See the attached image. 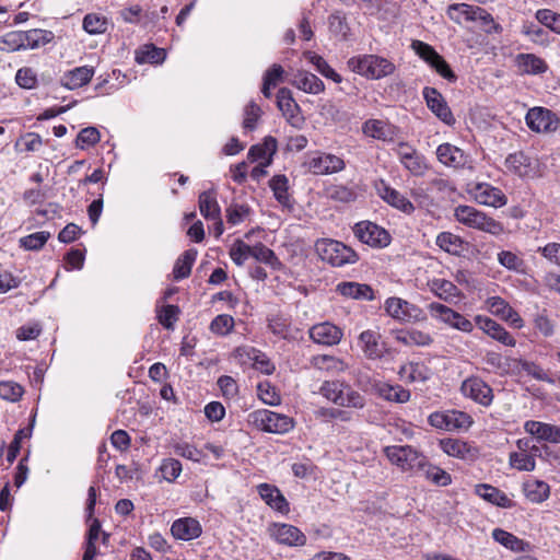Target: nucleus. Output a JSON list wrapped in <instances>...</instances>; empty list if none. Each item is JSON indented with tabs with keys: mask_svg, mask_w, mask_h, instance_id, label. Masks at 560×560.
Instances as JSON below:
<instances>
[{
	"mask_svg": "<svg viewBox=\"0 0 560 560\" xmlns=\"http://www.w3.org/2000/svg\"><path fill=\"white\" fill-rule=\"evenodd\" d=\"M268 328L270 331L281 339L292 337L290 317L284 314H273L268 317Z\"/></svg>",
	"mask_w": 560,
	"mask_h": 560,
	"instance_id": "a18cd8bd",
	"label": "nucleus"
},
{
	"mask_svg": "<svg viewBox=\"0 0 560 560\" xmlns=\"http://www.w3.org/2000/svg\"><path fill=\"white\" fill-rule=\"evenodd\" d=\"M375 187L377 195L393 208L406 214H411L415 211L412 202L398 190L388 186L384 180H381Z\"/></svg>",
	"mask_w": 560,
	"mask_h": 560,
	"instance_id": "412c9836",
	"label": "nucleus"
},
{
	"mask_svg": "<svg viewBox=\"0 0 560 560\" xmlns=\"http://www.w3.org/2000/svg\"><path fill=\"white\" fill-rule=\"evenodd\" d=\"M463 240L451 232H441L436 236V245L444 252L452 255H459L463 250Z\"/></svg>",
	"mask_w": 560,
	"mask_h": 560,
	"instance_id": "603ef678",
	"label": "nucleus"
},
{
	"mask_svg": "<svg viewBox=\"0 0 560 560\" xmlns=\"http://www.w3.org/2000/svg\"><path fill=\"white\" fill-rule=\"evenodd\" d=\"M269 186L273 192L275 198L278 200L279 203H281L282 206L290 205V196L288 192L289 182L284 175H275L270 179Z\"/></svg>",
	"mask_w": 560,
	"mask_h": 560,
	"instance_id": "6e6d98bb",
	"label": "nucleus"
},
{
	"mask_svg": "<svg viewBox=\"0 0 560 560\" xmlns=\"http://www.w3.org/2000/svg\"><path fill=\"white\" fill-rule=\"evenodd\" d=\"M398 374L405 382L424 383L431 377L432 372L424 363L410 361L400 366Z\"/></svg>",
	"mask_w": 560,
	"mask_h": 560,
	"instance_id": "473e14b6",
	"label": "nucleus"
},
{
	"mask_svg": "<svg viewBox=\"0 0 560 560\" xmlns=\"http://www.w3.org/2000/svg\"><path fill=\"white\" fill-rule=\"evenodd\" d=\"M475 22H479L481 28L487 34H499L502 32V26L497 23L493 16L483 8L478 7Z\"/></svg>",
	"mask_w": 560,
	"mask_h": 560,
	"instance_id": "69168bd1",
	"label": "nucleus"
},
{
	"mask_svg": "<svg viewBox=\"0 0 560 560\" xmlns=\"http://www.w3.org/2000/svg\"><path fill=\"white\" fill-rule=\"evenodd\" d=\"M353 232L362 243L372 247L382 248L390 244L392 237L388 231L371 221L357 223Z\"/></svg>",
	"mask_w": 560,
	"mask_h": 560,
	"instance_id": "ddd939ff",
	"label": "nucleus"
},
{
	"mask_svg": "<svg viewBox=\"0 0 560 560\" xmlns=\"http://www.w3.org/2000/svg\"><path fill=\"white\" fill-rule=\"evenodd\" d=\"M327 198L339 202H351L357 198V192L345 185H331L326 188Z\"/></svg>",
	"mask_w": 560,
	"mask_h": 560,
	"instance_id": "13d9d810",
	"label": "nucleus"
},
{
	"mask_svg": "<svg viewBox=\"0 0 560 560\" xmlns=\"http://www.w3.org/2000/svg\"><path fill=\"white\" fill-rule=\"evenodd\" d=\"M381 338V334L372 329L364 330L360 334L359 346L366 359L378 360L386 354L387 347Z\"/></svg>",
	"mask_w": 560,
	"mask_h": 560,
	"instance_id": "a211bd4d",
	"label": "nucleus"
},
{
	"mask_svg": "<svg viewBox=\"0 0 560 560\" xmlns=\"http://www.w3.org/2000/svg\"><path fill=\"white\" fill-rule=\"evenodd\" d=\"M252 255V246L237 240L230 248V257L237 266H243Z\"/></svg>",
	"mask_w": 560,
	"mask_h": 560,
	"instance_id": "338daca9",
	"label": "nucleus"
},
{
	"mask_svg": "<svg viewBox=\"0 0 560 560\" xmlns=\"http://www.w3.org/2000/svg\"><path fill=\"white\" fill-rule=\"evenodd\" d=\"M383 452L392 465L411 476L419 474L425 466L427 456L411 445H389Z\"/></svg>",
	"mask_w": 560,
	"mask_h": 560,
	"instance_id": "f03ea898",
	"label": "nucleus"
},
{
	"mask_svg": "<svg viewBox=\"0 0 560 560\" xmlns=\"http://www.w3.org/2000/svg\"><path fill=\"white\" fill-rule=\"evenodd\" d=\"M460 390L465 397L472 399L481 406L488 407L492 404V388L480 377L471 376L465 380Z\"/></svg>",
	"mask_w": 560,
	"mask_h": 560,
	"instance_id": "dca6fc26",
	"label": "nucleus"
},
{
	"mask_svg": "<svg viewBox=\"0 0 560 560\" xmlns=\"http://www.w3.org/2000/svg\"><path fill=\"white\" fill-rule=\"evenodd\" d=\"M108 21L105 16L94 13L86 14L83 19V30L89 34H103L106 32Z\"/></svg>",
	"mask_w": 560,
	"mask_h": 560,
	"instance_id": "680f3d73",
	"label": "nucleus"
},
{
	"mask_svg": "<svg viewBox=\"0 0 560 560\" xmlns=\"http://www.w3.org/2000/svg\"><path fill=\"white\" fill-rule=\"evenodd\" d=\"M492 538L498 544L514 552H524L530 550V544L528 541H525L502 528H494L492 530Z\"/></svg>",
	"mask_w": 560,
	"mask_h": 560,
	"instance_id": "c9c22d12",
	"label": "nucleus"
},
{
	"mask_svg": "<svg viewBox=\"0 0 560 560\" xmlns=\"http://www.w3.org/2000/svg\"><path fill=\"white\" fill-rule=\"evenodd\" d=\"M506 167L521 177L539 176V162L537 159L529 158L524 152L510 154L505 160Z\"/></svg>",
	"mask_w": 560,
	"mask_h": 560,
	"instance_id": "f3484780",
	"label": "nucleus"
},
{
	"mask_svg": "<svg viewBox=\"0 0 560 560\" xmlns=\"http://www.w3.org/2000/svg\"><path fill=\"white\" fill-rule=\"evenodd\" d=\"M308 334L310 338L315 343L323 346L338 345L343 336L341 328L329 322H324L312 326Z\"/></svg>",
	"mask_w": 560,
	"mask_h": 560,
	"instance_id": "aec40b11",
	"label": "nucleus"
},
{
	"mask_svg": "<svg viewBox=\"0 0 560 560\" xmlns=\"http://www.w3.org/2000/svg\"><path fill=\"white\" fill-rule=\"evenodd\" d=\"M257 491L265 503L272 510L282 514H287L290 511L289 502L276 486L260 483L257 486Z\"/></svg>",
	"mask_w": 560,
	"mask_h": 560,
	"instance_id": "c756f323",
	"label": "nucleus"
},
{
	"mask_svg": "<svg viewBox=\"0 0 560 560\" xmlns=\"http://www.w3.org/2000/svg\"><path fill=\"white\" fill-rule=\"evenodd\" d=\"M50 238V233L46 231L35 232L20 238L21 247L27 250H37L42 248Z\"/></svg>",
	"mask_w": 560,
	"mask_h": 560,
	"instance_id": "0e129e2a",
	"label": "nucleus"
},
{
	"mask_svg": "<svg viewBox=\"0 0 560 560\" xmlns=\"http://www.w3.org/2000/svg\"><path fill=\"white\" fill-rule=\"evenodd\" d=\"M318 394L339 407L361 410L366 406V398L346 381H324Z\"/></svg>",
	"mask_w": 560,
	"mask_h": 560,
	"instance_id": "f257e3e1",
	"label": "nucleus"
},
{
	"mask_svg": "<svg viewBox=\"0 0 560 560\" xmlns=\"http://www.w3.org/2000/svg\"><path fill=\"white\" fill-rule=\"evenodd\" d=\"M305 56L308 58L310 62L315 66L316 70L322 75L332 80L336 83H340L342 81L341 75L337 73L322 56L313 52H307Z\"/></svg>",
	"mask_w": 560,
	"mask_h": 560,
	"instance_id": "4d7b16f0",
	"label": "nucleus"
},
{
	"mask_svg": "<svg viewBox=\"0 0 560 560\" xmlns=\"http://www.w3.org/2000/svg\"><path fill=\"white\" fill-rule=\"evenodd\" d=\"M522 491L530 503L540 504L549 499L551 490L546 481L529 476L524 480Z\"/></svg>",
	"mask_w": 560,
	"mask_h": 560,
	"instance_id": "bb28decb",
	"label": "nucleus"
},
{
	"mask_svg": "<svg viewBox=\"0 0 560 560\" xmlns=\"http://www.w3.org/2000/svg\"><path fill=\"white\" fill-rule=\"evenodd\" d=\"M384 306L390 317L401 322H421L427 319V315L421 307L400 298H388Z\"/></svg>",
	"mask_w": 560,
	"mask_h": 560,
	"instance_id": "9b49d317",
	"label": "nucleus"
},
{
	"mask_svg": "<svg viewBox=\"0 0 560 560\" xmlns=\"http://www.w3.org/2000/svg\"><path fill=\"white\" fill-rule=\"evenodd\" d=\"M197 250L194 248L185 250L175 261L173 276L175 280H182L189 277L192 265L197 258Z\"/></svg>",
	"mask_w": 560,
	"mask_h": 560,
	"instance_id": "c03bdc74",
	"label": "nucleus"
},
{
	"mask_svg": "<svg viewBox=\"0 0 560 560\" xmlns=\"http://www.w3.org/2000/svg\"><path fill=\"white\" fill-rule=\"evenodd\" d=\"M420 472H423L424 477L436 486L446 487L452 482L451 475L444 469L430 464L428 458H425V466L421 468Z\"/></svg>",
	"mask_w": 560,
	"mask_h": 560,
	"instance_id": "864d4df0",
	"label": "nucleus"
},
{
	"mask_svg": "<svg viewBox=\"0 0 560 560\" xmlns=\"http://www.w3.org/2000/svg\"><path fill=\"white\" fill-rule=\"evenodd\" d=\"M490 306L494 313L501 315L502 318L510 320L515 327L521 328L523 320L518 314L500 296L490 299Z\"/></svg>",
	"mask_w": 560,
	"mask_h": 560,
	"instance_id": "8fccbe9b",
	"label": "nucleus"
},
{
	"mask_svg": "<svg viewBox=\"0 0 560 560\" xmlns=\"http://www.w3.org/2000/svg\"><path fill=\"white\" fill-rule=\"evenodd\" d=\"M336 291L346 298H351L355 300L371 301L374 298L372 288L364 283L351 281L340 282L337 285Z\"/></svg>",
	"mask_w": 560,
	"mask_h": 560,
	"instance_id": "e433bc0d",
	"label": "nucleus"
},
{
	"mask_svg": "<svg viewBox=\"0 0 560 560\" xmlns=\"http://www.w3.org/2000/svg\"><path fill=\"white\" fill-rule=\"evenodd\" d=\"M269 536L279 545L287 547H303L306 535L296 526L287 523H272L268 527Z\"/></svg>",
	"mask_w": 560,
	"mask_h": 560,
	"instance_id": "4468645a",
	"label": "nucleus"
},
{
	"mask_svg": "<svg viewBox=\"0 0 560 560\" xmlns=\"http://www.w3.org/2000/svg\"><path fill=\"white\" fill-rule=\"evenodd\" d=\"M466 192L477 203L486 207L502 208L508 203L505 194L489 183L470 182L466 185Z\"/></svg>",
	"mask_w": 560,
	"mask_h": 560,
	"instance_id": "423d86ee",
	"label": "nucleus"
},
{
	"mask_svg": "<svg viewBox=\"0 0 560 560\" xmlns=\"http://www.w3.org/2000/svg\"><path fill=\"white\" fill-rule=\"evenodd\" d=\"M260 116L261 109L256 103L250 102L248 105H246L244 108V119L242 125L245 131L244 136H247V132L256 129Z\"/></svg>",
	"mask_w": 560,
	"mask_h": 560,
	"instance_id": "052dcab7",
	"label": "nucleus"
},
{
	"mask_svg": "<svg viewBox=\"0 0 560 560\" xmlns=\"http://www.w3.org/2000/svg\"><path fill=\"white\" fill-rule=\"evenodd\" d=\"M373 387L381 398L390 402L405 404L409 401L411 397L410 390L400 385L376 382Z\"/></svg>",
	"mask_w": 560,
	"mask_h": 560,
	"instance_id": "2f4dec72",
	"label": "nucleus"
},
{
	"mask_svg": "<svg viewBox=\"0 0 560 560\" xmlns=\"http://www.w3.org/2000/svg\"><path fill=\"white\" fill-rule=\"evenodd\" d=\"M277 104L279 109L285 116L293 117L299 106L292 97L291 91L287 88H281L277 93Z\"/></svg>",
	"mask_w": 560,
	"mask_h": 560,
	"instance_id": "bf43d9fd",
	"label": "nucleus"
},
{
	"mask_svg": "<svg viewBox=\"0 0 560 560\" xmlns=\"http://www.w3.org/2000/svg\"><path fill=\"white\" fill-rule=\"evenodd\" d=\"M538 453L518 452L510 453V466L518 471H533L536 467V456Z\"/></svg>",
	"mask_w": 560,
	"mask_h": 560,
	"instance_id": "de8ad7c7",
	"label": "nucleus"
},
{
	"mask_svg": "<svg viewBox=\"0 0 560 560\" xmlns=\"http://www.w3.org/2000/svg\"><path fill=\"white\" fill-rule=\"evenodd\" d=\"M348 67L355 73L369 79H381L395 71V65L376 55H363L348 60Z\"/></svg>",
	"mask_w": 560,
	"mask_h": 560,
	"instance_id": "20e7f679",
	"label": "nucleus"
},
{
	"mask_svg": "<svg viewBox=\"0 0 560 560\" xmlns=\"http://www.w3.org/2000/svg\"><path fill=\"white\" fill-rule=\"evenodd\" d=\"M428 310L433 318L454 329L464 332H471L474 329V324L468 318L444 304L432 302L428 305Z\"/></svg>",
	"mask_w": 560,
	"mask_h": 560,
	"instance_id": "f8f14e48",
	"label": "nucleus"
},
{
	"mask_svg": "<svg viewBox=\"0 0 560 560\" xmlns=\"http://www.w3.org/2000/svg\"><path fill=\"white\" fill-rule=\"evenodd\" d=\"M534 326L544 337H551L555 334V322L549 317L547 310L535 315Z\"/></svg>",
	"mask_w": 560,
	"mask_h": 560,
	"instance_id": "774afa93",
	"label": "nucleus"
},
{
	"mask_svg": "<svg viewBox=\"0 0 560 560\" xmlns=\"http://www.w3.org/2000/svg\"><path fill=\"white\" fill-rule=\"evenodd\" d=\"M478 7L467 3H453L446 9V15L456 24H462L463 21L475 22Z\"/></svg>",
	"mask_w": 560,
	"mask_h": 560,
	"instance_id": "79ce46f5",
	"label": "nucleus"
},
{
	"mask_svg": "<svg viewBox=\"0 0 560 560\" xmlns=\"http://www.w3.org/2000/svg\"><path fill=\"white\" fill-rule=\"evenodd\" d=\"M398 156L402 165L413 175H423L427 170L425 159L418 153L415 149L408 145L407 142H399Z\"/></svg>",
	"mask_w": 560,
	"mask_h": 560,
	"instance_id": "393cba45",
	"label": "nucleus"
},
{
	"mask_svg": "<svg viewBox=\"0 0 560 560\" xmlns=\"http://www.w3.org/2000/svg\"><path fill=\"white\" fill-rule=\"evenodd\" d=\"M277 142H258L254 144L247 154L249 162L258 164L252 170L250 176L259 182L267 175L266 168L271 164L272 156L277 151Z\"/></svg>",
	"mask_w": 560,
	"mask_h": 560,
	"instance_id": "9d476101",
	"label": "nucleus"
},
{
	"mask_svg": "<svg viewBox=\"0 0 560 560\" xmlns=\"http://www.w3.org/2000/svg\"><path fill=\"white\" fill-rule=\"evenodd\" d=\"M440 447L448 456L459 459L471 460L478 455L476 447L459 439H443L440 441Z\"/></svg>",
	"mask_w": 560,
	"mask_h": 560,
	"instance_id": "a878e982",
	"label": "nucleus"
},
{
	"mask_svg": "<svg viewBox=\"0 0 560 560\" xmlns=\"http://www.w3.org/2000/svg\"><path fill=\"white\" fill-rule=\"evenodd\" d=\"M423 97L428 107L444 122L450 124L454 118L442 94L434 88L425 86Z\"/></svg>",
	"mask_w": 560,
	"mask_h": 560,
	"instance_id": "c85d7f7f",
	"label": "nucleus"
},
{
	"mask_svg": "<svg viewBox=\"0 0 560 560\" xmlns=\"http://www.w3.org/2000/svg\"><path fill=\"white\" fill-rule=\"evenodd\" d=\"M236 354L238 357L246 355L247 358L254 360V368L264 374L269 375L275 371V365L269 361V359L255 348H237Z\"/></svg>",
	"mask_w": 560,
	"mask_h": 560,
	"instance_id": "37998d69",
	"label": "nucleus"
},
{
	"mask_svg": "<svg viewBox=\"0 0 560 560\" xmlns=\"http://www.w3.org/2000/svg\"><path fill=\"white\" fill-rule=\"evenodd\" d=\"M516 60L520 70L526 74H541L548 69L546 61L534 54H520Z\"/></svg>",
	"mask_w": 560,
	"mask_h": 560,
	"instance_id": "a19ab883",
	"label": "nucleus"
},
{
	"mask_svg": "<svg viewBox=\"0 0 560 560\" xmlns=\"http://www.w3.org/2000/svg\"><path fill=\"white\" fill-rule=\"evenodd\" d=\"M25 49H36L52 42L55 35L51 31L34 28L25 31Z\"/></svg>",
	"mask_w": 560,
	"mask_h": 560,
	"instance_id": "3c124183",
	"label": "nucleus"
},
{
	"mask_svg": "<svg viewBox=\"0 0 560 560\" xmlns=\"http://www.w3.org/2000/svg\"><path fill=\"white\" fill-rule=\"evenodd\" d=\"M430 291L445 302H452L462 296L460 290L450 280L432 279L428 282Z\"/></svg>",
	"mask_w": 560,
	"mask_h": 560,
	"instance_id": "f704fd0d",
	"label": "nucleus"
},
{
	"mask_svg": "<svg viewBox=\"0 0 560 560\" xmlns=\"http://www.w3.org/2000/svg\"><path fill=\"white\" fill-rule=\"evenodd\" d=\"M365 137L374 140H392V126L383 119H370L363 124Z\"/></svg>",
	"mask_w": 560,
	"mask_h": 560,
	"instance_id": "ea45409f",
	"label": "nucleus"
},
{
	"mask_svg": "<svg viewBox=\"0 0 560 560\" xmlns=\"http://www.w3.org/2000/svg\"><path fill=\"white\" fill-rule=\"evenodd\" d=\"M436 156L439 161L447 166L464 167L470 162V156L451 142H443L436 149Z\"/></svg>",
	"mask_w": 560,
	"mask_h": 560,
	"instance_id": "4be33fe9",
	"label": "nucleus"
},
{
	"mask_svg": "<svg viewBox=\"0 0 560 560\" xmlns=\"http://www.w3.org/2000/svg\"><path fill=\"white\" fill-rule=\"evenodd\" d=\"M94 75V68L82 66L66 72L61 78V84L68 90H75L88 84Z\"/></svg>",
	"mask_w": 560,
	"mask_h": 560,
	"instance_id": "72a5a7b5",
	"label": "nucleus"
},
{
	"mask_svg": "<svg viewBox=\"0 0 560 560\" xmlns=\"http://www.w3.org/2000/svg\"><path fill=\"white\" fill-rule=\"evenodd\" d=\"M311 363L315 369L331 374L342 373L349 368L348 363L342 359L327 354H318L313 357Z\"/></svg>",
	"mask_w": 560,
	"mask_h": 560,
	"instance_id": "58836bf2",
	"label": "nucleus"
},
{
	"mask_svg": "<svg viewBox=\"0 0 560 560\" xmlns=\"http://www.w3.org/2000/svg\"><path fill=\"white\" fill-rule=\"evenodd\" d=\"M250 418L258 429L269 433L284 434L294 427L292 418L267 409L254 411Z\"/></svg>",
	"mask_w": 560,
	"mask_h": 560,
	"instance_id": "0eeeda50",
	"label": "nucleus"
},
{
	"mask_svg": "<svg viewBox=\"0 0 560 560\" xmlns=\"http://www.w3.org/2000/svg\"><path fill=\"white\" fill-rule=\"evenodd\" d=\"M24 388L13 381L0 382V397L4 400L16 402L23 396Z\"/></svg>",
	"mask_w": 560,
	"mask_h": 560,
	"instance_id": "e2e57ef3",
	"label": "nucleus"
},
{
	"mask_svg": "<svg viewBox=\"0 0 560 560\" xmlns=\"http://www.w3.org/2000/svg\"><path fill=\"white\" fill-rule=\"evenodd\" d=\"M304 166L308 172L315 175H327L342 171L345 168V162L337 155L316 152L307 158L304 162Z\"/></svg>",
	"mask_w": 560,
	"mask_h": 560,
	"instance_id": "2eb2a0df",
	"label": "nucleus"
},
{
	"mask_svg": "<svg viewBox=\"0 0 560 560\" xmlns=\"http://www.w3.org/2000/svg\"><path fill=\"white\" fill-rule=\"evenodd\" d=\"M457 222L492 235H500L504 228L501 222L488 217L485 212L466 205H459L454 209Z\"/></svg>",
	"mask_w": 560,
	"mask_h": 560,
	"instance_id": "7ed1b4c3",
	"label": "nucleus"
},
{
	"mask_svg": "<svg viewBox=\"0 0 560 560\" xmlns=\"http://www.w3.org/2000/svg\"><path fill=\"white\" fill-rule=\"evenodd\" d=\"M171 533L175 539L188 541L198 538L202 528L196 518L182 517L173 522Z\"/></svg>",
	"mask_w": 560,
	"mask_h": 560,
	"instance_id": "cd10ccee",
	"label": "nucleus"
},
{
	"mask_svg": "<svg viewBox=\"0 0 560 560\" xmlns=\"http://www.w3.org/2000/svg\"><path fill=\"white\" fill-rule=\"evenodd\" d=\"M395 339L405 346H429L432 342V338L429 334L411 329V330H399L395 335Z\"/></svg>",
	"mask_w": 560,
	"mask_h": 560,
	"instance_id": "09e8293b",
	"label": "nucleus"
},
{
	"mask_svg": "<svg viewBox=\"0 0 560 560\" xmlns=\"http://www.w3.org/2000/svg\"><path fill=\"white\" fill-rule=\"evenodd\" d=\"M24 31H12L0 37V50L16 51L25 50Z\"/></svg>",
	"mask_w": 560,
	"mask_h": 560,
	"instance_id": "5fc2aeb1",
	"label": "nucleus"
},
{
	"mask_svg": "<svg viewBox=\"0 0 560 560\" xmlns=\"http://www.w3.org/2000/svg\"><path fill=\"white\" fill-rule=\"evenodd\" d=\"M475 492L483 500L500 506V508H510L512 505L511 499L498 488L487 485L480 483L475 487Z\"/></svg>",
	"mask_w": 560,
	"mask_h": 560,
	"instance_id": "4c0bfd02",
	"label": "nucleus"
},
{
	"mask_svg": "<svg viewBox=\"0 0 560 560\" xmlns=\"http://www.w3.org/2000/svg\"><path fill=\"white\" fill-rule=\"evenodd\" d=\"M199 210L201 215L206 220H212L217 222V235H221L223 232V223L221 221V209L217 200V192L213 189L202 191L199 195Z\"/></svg>",
	"mask_w": 560,
	"mask_h": 560,
	"instance_id": "6ab92c4d",
	"label": "nucleus"
},
{
	"mask_svg": "<svg viewBox=\"0 0 560 560\" xmlns=\"http://www.w3.org/2000/svg\"><path fill=\"white\" fill-rule=\"evenodd\" d=\"M428 422L435 429L444 431L467 430L472 424L471 417L459 410L435 411L428 418Z\"/></svg>",
	"mask_w": 560,
	"mask_h": 560,
	"instance_id": "6e6552de",
	"label": "nucleus"
},
{
	"mask_svg": "<svg viewBox=\"0 0 560 560\" xmlns=\"http://www.w3.org/2000/svg\"><path fill=\"white\" fill-rule=\"evenodd\" d=\"M250 257L269 266L273 270H278L282 267V264L275 252L261 243H257L252 246Z\"/></svg>",
	"mask_w": 560,
	"mask_h": 560,
	"instance_id": "49530a36",
	"label": "nucleus"
},
{
	"mask_svg": "<svg viewBox=\"0 0 560 560\" xmlns=\"http://www.w3.org/2000/svg\"><path fill=\"white\" fill-rule=\"evenodd\" d=\"M477 326L488 336L498 340L504 346L514 347L516 345V340L513 336L499 323L494 319L478 315L475 317Z\"/></svg>",
	"mask_w": 560,
	"mask_h": 560,
	"instance_id": "5701e85b",
	"label": "nucleus"
},
{
	"mask_svg": "<svg viewBox=\"0 0 560 560\" xmlns=\"http://www.w3.org/2000/svg\"><path fill=\"white\" fill-rule=\"evenodd\" d=\"M291 84L308 94H319L325 90L324 82L314 73L299 70L293 74Z\"/></svg>",
	"mask_w": 560,
	"mask_h": 560,
	"instance_id": "7c9ffc66",
	"label": "nucleus"
},
{
	"mask_svg": "<svg viewBox=\"0 0 560 560\" xmlns=\"http://www.w3.org/2000/svg\"><path fill=\"white\" fill-rule=\"evenodd\" d=\"M524 430L538 441L560 444V427L535 420L524 423Z\"/></svg>",
	"mask_w": 560,
	"mask_h": 560,
	"instance_id": "b1692460",
	"label": "nucleus"
},
{
	"mask_svg": "<svg viewBox=\"0 0 560 560\" xmlns=\"http://www.w3.org/2000/svg\"><path fill=\"white\" fill-rule=\"evenodd\" d=\"M315 249L323 261L334 267H341L357 261V254L341 242L324 238L315 244Z\"/></svg>",
	"mask_w": 560,
	"mask_h": 560,
	"instance_id": "39448f33",
	"label": "nucleus"
},
{
	"mask_svg": "<svg viewBox=\"0 0 560 560\" xmlns=\"http://www.w3.org/2000/svg\"><path fill=\"white\" fill-rule=\"evenodd\" d=\"M528 128L537 133H549L560 127L559 116L549 108L536 106L528 109L525 116Z\"/></svg>",
	"mask_w": 560,
	"mask_h": 560,
	"instance_id": "1a4fd4ad",
	"label": "nucleus"
}]
</instances>
